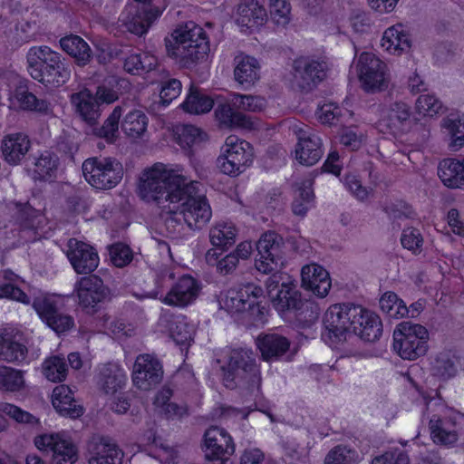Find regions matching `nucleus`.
<instances>
[{
	"label": "nucleus",
	"instance_id": "obj_1",
	"mask_svg": "<svg viewBox=\"0 0 464 464\" xmlns=\"http://www.w3.org/2000/svg\"><path fill=\"white\" fill-rule=\"evenodd\" d=\"M323 338L333 344L346 341L353 333L365 342H375L382 334V324L373 312L353 303L332 304L324 315Z\"/></svg>",
	"mask_w": 464,
	"mask_h": 464
},
{
	"label": "nucleus",
	"instance_id": "obj_2",
	"mask_svg": "<svg viewBox=\"0 0 464 464\" xmlns=\"http://www.w3.org/2000/svg\"><path fill=\"white\" fill-rule=\"evenodd\" d=\"M217 362L220 364L222 380L227 388L238 389L244 396H257L260 393L261 372L252 351L233 349L223 359H217Z\"/></svg>",
	"mask_w": 464,
	"mask_h": 464
},
{
	"label": "nucleus",
	"instance_id": "obj_3",
	"mask_svg": "<svg viewBox=\"0 0 464 464\" xmlns=\"http://www.w3.org/2000/svg\"><path fill=\"white\" fill-rule=\"evenodd\" d=\"M165 47L168 56L184 68L204 61L210 51L206 32L191 21L174 30L171 39H165Z\"/></svg>",
	"mask_w": 464,
	"mask_h": 464
},
{
	"label": "nucleus",
	"instance_id": "obj_4",
	"mask_svg": "<svg viewBox=\"0 0 464 464\" xmlns=\"http://www.w3.org/2000/svg\"><path fill=\"white\" fill-rule=\"evenodd\" d=\"M30 76L45 86L61 87L71 78V67L65 58L49 46H33L26 53Z\"/></svg>",
	"mask_w": 464,
	"mask_h": 464
},
{
	"label": "nucleus",
	"instance_id": "obj_5",
	"mask_svg": "<svg viewBox=\"0 0 464 464\" xmlns=\"http://www.w3.org/2000/svg\"><path fill=\"white\" fill-rule=\"evenodd\" d=\"M188 179L167 170L163 165H155L140 178L139 194L143 200L165 208L177 200L178 194Z\"/></svg>",
	"mask_w": 464,
	"mask_h": 464
},
{
	"label": "nucleus",
	"instance_id": "obj_6",
	"mask_svg": "<svg viewBox=\"0 0 464 464\" xmlns=\"http://www.w3.org/2000/svg\"><path fill=\"white\" fill-rule=\"evenodd\" d=\"M173 204L191 229H201L211 218L212 211L205 196L199 194L198 183L186 180Z\"/></svg>",
	"mask_w": 464,
	"mask_h": 464
},
{
	"label": "nucleus",
	"instance_id": "obj_7",
	"mask_svg": "<svg viewBox=\"0 0 464 464\" xmlns=\"http://www.w3.org/2000/svg\"><path fill=\"white\" fill-rule=\"evenodd\" d=\"M428 330L418 324L402 322L393 332V348L402 359L415 360L428 350Z\"/></svg>",
	"mask_w": 464,
	"mask_h": 464
},
{
	"label": "nucleus",
	"instance_id": "obj_8",
	"mask_svg": "<svg viewBox=\"0 0 464 464\" xmlns=\"http://www.w3.org/2000/svg\"><path fill=\"white\" fill-rule=\"evenodd\" d=\"M86 181L98 189L114 188L123 177L122 164L114 158L93 157L85 160L82 166Z\"/></svg>",
	"mask_w": 464,
	"mask_h": 464
},
{
	"label": "nucleus",
	"instance_id": "obj_9",
	"mask_svg": "<svg viewBox=\"0 0 464 464\" xmlns=\"http://www.w3.org/2000/svg\"><path fill=\"white\" fill-rule=\"evenodd\" d=\"M259 285L249 283L238 289H229L221 295L219 304L228 313L247 312L254 320H260L264 315L265 307L260 305L258 298L263 295Z\"/></svg>",
	"mask_w": 464,
	"mask_h": 464
},
{
	"label": "nucleus",
	"instance_id": "obj_10",
	"mask_svg": "<svg viewBox=\"0 0 464 464\" xmlns=\"http://www.w3.org/2000/svg\"><path fill=\"white\" fill-rule=\"evenodd\" d=\"M253 157V147L249 142L230 135L222 147V154L217 159V166L226 175L238 176L252 164Z\"/></svg>",
	"mask_w": 464,
	"mask_h": 464
},
{
	"label": "nucleus",
	"instance_id": "obj_11",
	"mask_svg": "<svg viewBox=\"0 0 464 464\" xmlns=\"http://www.w3.org/2000/svg\"><path fill=\"white\" fill-rule=\"evenodd\" d=\"M266 285L268 296L279 313L291 312L300 304L301 293L287 274L275 272L266 279Z\"/></svg>",
	"mask_w": 464,
	"mask_h": 464
},
{
	"label": "nucleus",
	"instance_id": "obj_12",
	"mask_svg": "<svg viewBox=\"0 0 464 464\" xmlns=\"http://www.w3.org/2000/svg\"><path fill=\"white\" fill-rule=\"evenodd\" d=\"M256 246L258 256L256 258V268L264 274L277 271L284 261L283 237L273 231L266 232Z\"/></svg>",
	"mask_w": 464,
	"mask_h": 464
},
{
	"label": "nucleus",
	"instance_id": "obj_13",
	"mask_svg": "<svg viewBox=\"0 0 464 464\" xmlns=\"http://www.w3.org/2000/svg\"><path fill=\"white\" fill-rule=\"evenodd\" d=\"M57 304L54 296L43 295L34 299L33 307L48 327L61 334L74 326V319L70 314L62 312Z\"/></svg>",
	"mask_w": 464,
	"mask_h": 464
},
{
	"label": "nucleus",
	"instance_id": "obj_14",
	"mask_svg": "<svg viewBox=\"0 0 464 464\" xmlns=\"http://www.w3.org/2000/svg\"><path fill=\"white\" fill-rule=\"evenodd\" d=\"M80 305L88 313H95L100 304L111 300V290L101 277L90 275L82 277L75 285Z\"/></svg>",
	"mask_w": 464,
	"mask_h": 464
},
{
	"label": "nucleus",
	"instance_id": "obj_15",
	"mask_svg": "<svg viewBox=\"0 0 464 464\" xmlns=\"http://www.w3.org/2000/svg\"><path fill=\"white\" fill-rule=\"evenodd\" d=\"M34 445L42 451L51 452L56 464H73L78 459L76 445L63 434L51 433L36 436Z\"/></svg>",
	"mask_w": 464,
	"mask_h": 464
},
{
	"label": "nucleus",
	"instance_id": "obj_16",
	"mask_svg": "<svg viewBox=\"0 0 464 464\" xmlns=\"http://www.w3.org/2000/svg\"><path fill=\"white\" fill-rule=\"evenodd\" d=\"M385 63L370 53H362L358 60L359 78L366 92L382 91L387 87Z\"/></svg>",
	"mask_w": 464,
	"mask_h": 464
},
{
	"label": "nucleus",
	"instance_id": "obj_17",
	"mask_svg": "<svg viewBox=\"0 0 464 464\" xmlns=\"http://www.w3.org/2000/svg\"><path fill=\"white\" fill-rule=\"evenodd\" d=\"M463 423L464 415L459 412H452L444 418L433 415L429 422L432 440L444 446L455 444Z\"/></svg>",
	"mask_w": 464,
	"mask_h": 464
},
{
	"label": "nucleus",
	"instance_id": "obj_18",
	"mask_svg": "<svg viewBox=\"0 0 464 464\" xmlns=\"http://www.w3.org/2000/svg\"><path fill=\"white\" fill-rule=\"evenodd\" d=\"M162 376V366L156 357L144 353L136 358L132 381L137 388L149 391L161 382Z\"/></svg>",
	"mask_w": 464,
	"mask_h": 464
},
{
	"label": "nucleus",
	"instance_id": "obj_19",
	"mask_svg": "<svg viewBox=\"0 0 464 464\" xmlns=\"http://www.w3.org/2000/svg\"><path fill=\"white\" fill-rule=\"evenodd\" d=\"M31 140L22 132L6 134L0 143L1 157L10 166H18L31 160Z\"/></svg>",
	"mask_w": 464,
	"mask_h": 464
},
{
	"label": "nucleus",
	"instance_id": "obj_20",
	"mask_svg": "<svg viewBox=\"0 0 464 464\" xmlns=\"http://www.w3.org/2000/svg\"><path fill=\"white\" fill-rule=\"evenodd\" d=\"M67 247V257L77 274L88 275L98 267V253L89 244L76 238H70Z\"/></svg>",
	"mask_w": 464,
	"mask_h": 464
},
{
	"label": "nucleus",
	"instance_id": "obj_21",
	"mask_svg": "<svg viewBox=\"0 0 464 464\" xmlns=\"http://www.w3.org/2000/svg\"><path fill=\"white\" fill-rule=\"evenodd\" d=\"M293 68L295 80L298 87L304 92L311 91L326 76V63L309 57L295 60Z\"/></svg>",
	"mask_w": 464,
	"mask_h": 464
},
{
	"label": "nucleus",
	"instance_id": "obj_22",
	"mask_svg": "<svg viewBox=\"0 0 464 464\" xmlns=\"http://www.w3.org/2000/svg\"><path fill=\"white\" fill-rule=\"evenodd\" d=\"M122 450L111 439L94 436L87 444L89 464H121Z\"/></svg>",
	"mask_w": 464,
	"mask_h": 464
},
{
	"label": "nucleus",
	"instance_id": "obj_23",
	"mask_svg": "<svg viewBox=\"0 0 464 464\" xmlns=\"http://www.w3.org/2000/svg\"><path fill=\"white\" fill-rule=\"evenodd\" d=\"M159 15L158 10H152L146 5H129L121 14L120 22L128 32L141 36Z\"/></svg>",
	"mask_w": 464,
	"mask_h": 464
},
{
	"label": "nucleus",
	"instance_id": "obj_24",
	"mask_svg": "<svg viewBox=\"0 0 464 464\" xmlns=\"http://www.w3.org/2000/svg\"><path fill=\"white\" fill-rule=\"evenodd\" d=\"M206 458L208 459H222L226 455L230 456L235 451L232 438L222 428L212 426L204 434Z\"/></svg>",
	"mask_w": 464,
	"mask_h": 464
},
{
	"label": "nucleus",
	"instance_id": "obj_25",
	"mask_svg": "<svg viewBox=\"0 0 464 464\" xmlns=\"http://www.w3.org/2000/svg\"><path fill=\"white\" fill-rule=\"evenodd\" d=\"M296 134L298 138L295 150L296 159L305 166L315 164L323 155L321 139L309 129H300Z\"/></svg>",
	"mask_w": 464,
	"mask_h": 464
},
{
	"label": "nucleus",
	"instance_id": "obj_26",
	"mask_svg": "<svg viewBox=\"0 0 464 464\" xmlns=\"http://www.w3.org/2000/svg\"><path fill=\"white\" fill-rule=\"evenodd\" d=\"M302 286L319 297H324L331 288L329 273L316 264L306 265L301 270Z\"/></svg>",
	"mask_w": 464,
	"mask_h": 464
},
{
	"label": "nucleus",
	"instance_id": "obj_27",
	"mask_svg": "<svg viewBox=\"0 0 464 464\" xmlns=\"http://www.w3.org/2000/svg\"><path fill=\"white\" fill-rule=\"evenodd\" d=\"M198 294L197 281L190 276H183L172 286L163 301L169 305L186 306L197 298Z\"/></svg>",
	"mask_w": 464,
	"mask_h": 464
},
{
	"label": "nucleus",
	"instance_id": "obj_28",
	"mask_svg": "<svg viewBox=\"0 0 464 464\" xmlns=\"http://www.w3.org/2000/svg\"><path fill=\"white\" fill-rule=\"evenodd\" d=\"M410 116V106L403 102H395L390 105L379 120L377 128L382 133H396L401 130Z\"/></svg>",
	"mask_w": 464,
	"mask_h": 464
},
{
	"label": "nucleus",
	"instance_id": "obj_29",
	"mask_svg": "<svg viewBox=\"0 0 464 464\" xmlns=\"http://www.w3.org/2000/svg\"><path fill=\"white\" fill-rule=\"evenodd\" d=\"M234 78L245 89L253 86L260 77L258 61L249 55L239 54L234 59Z\"/></svg>",
	"mask_w": 464,
	"mask_h": 464
},
{
	"label": "nucleus",
	"instance_id": "obj_30",
	"mask_svg": "<svg viewBox=\"0 0 464 464\" xmlns=\"http://www.w3.org/2000/svg\"><path fill=\"white\" fill-rule=\"evenodd\" d=\"M256 343L265 361L279 359L290 347V341L278 334H259Z\"/></svg>",
	"mask_w": 464,
	"mask_h": 464
},
{
	"label": "nucleus",
	"instance_id": "obj_31",
	"mask_svg": "<svg viewBox=\"0 0 464 464\" xmlns=\"http://www.w3.org/2000/svg\"><path fill=\"white\" fill-rule=\"evenodd\" d=\"M52 403L56 411L71 419H77L83 414V408L72 397V390L66 385H60L53 389Z\"/></svg>",
	"mask_w": 464,
	"mask_h": 464
},
{
	"label": "nucleus",
	"instance_id": "obj_32",
	"mask_svg": "<svg viewBox=\"0 0 464 464\" xmlns=\"http://www.w3.org/2000/svg\"><path fill=\"white\" fill-rule=\"evenodd\" d=\"M72 102L81 119L90 127L98 124L101 117V106L92 93L85 90L72 95Z\"/></svg>",
	"mask_w": 464,
	"mask_h": 464
},
{
	"label": "nucleus",
	"instance_id": "obj_33",
	"mask_svg": "<svg viewBox=\"0 0 464 464\" xmlns=\"http://www.w3.org/2000/svg\"><path fill=\"white\" fill-rule=\"evenodd\" d=\"M237 24L241 27L252 28L263 24L266 13L255 0H246L237 5Z\"/></svg>",
	"mask_w": 464,
	"mask_h": 464
},
{
	"label": "nucleus",
	"instance_id": "obj_34",
	"mask_svg": "<svg viewBox=\"0 0 464 464\" xmlns=\"http://www.w3.org/2000/svg\"><path fill=\"white\" fill-rule=\"evenodd\" d=\"M61 48L74 58L79 66L89 63L92 58V52L89 44L80 36L71 34L60 40Z\"/></svg>",
	"mask_w": 464,
	"mask_h": 464
},
{
	"label": "nucleus",
	"instance_id": "obj_35",
	"mask_svg": "<svg viewBox=\"0 0 464 464\" xmlns=\"http://www.w3.org/2000/svg\"><path fill=\"white\" fill-rule=\"evenodd\" d=\"M438 175L445 186L452 188H461L464 185V160H442L439 165Z\"/></svg>",
	"mask_w": 464,
	"mask_h": 464
},
{
	"label": "nucleus",
	"instance_id": "obj_36",
	"mask_svg": "<svg viewBox=\"0 0 464 464\" xmlns=\"http://www.w3.org/2000/svg\"><path fill=\"white\" fill-rule=\"evenodd\" d=\"M183 215L174 204L161 208L159 218V226L162 234L169 237H177L183 229Z\"/></svg>",
	"mask_w": 464,
	"mask_h": 464
},
{
	"label": "nucleus",
	"instance_id": "obj_37",
	"mask_svg": "<svg viewBox=\"0 0 464 464\" xmlns=\"http://www.w3.org/2000/svg\"><path fill=\"white\" fill-rule=\"evenodd\" d=\"M25 345L14 340L5 330L0 331V360L9 362H22L27 354Z\"/></svg>",
	"mask_w": 464,
	"mask_h": 464
},
{
	"label": "nucleus",
	"instance_id": "obj_38",
	"mask_svg": "<svg viewBox=\"0 0 464 464\" xmlns=\"http://www.w3.org/2000/svg\"><path fill=\"white\" fill-rule=\"evenodd\" d=\"M440 126L450 137L449 146L452 150H458L464 146V116L450 113L442 119Z\"/></svg>",
	"mask_w": 464,
	"mask_h": 464
},
{
	"label": "nucleus",
	"instance_id": "obj_39",
	"mask_svg": "<svg viewBox=\"0 0 464 464\" xmlns=\"http://www.w3.org/2000/svg\"><path fill=\"white\" fill-rule=\"evenodd\" d=\"M215 116L221 127L233 128L243 127L247 128L251 125L248 117L239 111H234L227 102L219 103L215 110Z\"/></svg>",
	"mask_w": 464,
	"mask_h": 464
},
{
	"label": "nucleus",
	"instance_id": "obj_40",
	"mask_svg": "<svg viewBox=\"0 0 464 464\" xmlns=\"http://www.w3.org/2000/svg\"><path fill=\"white\" fill-rule=\"evenodd\" d=\"M126 380L123 370L115 363L104 364L100 370L99 382L106 393H113Z\"/></svg>",
	"mask_w": 464,
	"mask_h": 464
},
{
	"label": "nucleus",
	"instance_id": "obj_41",
	"mask_svg": "<svg viewBox=\"0 0 464 464\" xmlns=\"http://www.w3.org/2000/svg\"><path fill=\"white\" fill-rule=\"evenodd\" d=\"M382 45L390 52L408 51L411 48V40L408 33L403 30L401 24H396L388 28L382 37Z\"/></svg>",
	"mask_w": 464,
	"mask_h": 464
},
{
	"label": "nucleus",
	"instance_id": "obj_42",
	"mask_svg": "<svg viewBox=\"0 0 464 464\" xmlns=\"http://www.w3.org/2000/svg\"><path fill=\"white\" fill-rule=\"evenodd\" d=\"M121 111V107L116 106L102 126L97 124L92 127V133L99 138L105 139L109 142H113L119 134V122Z\"/></svg>",
	"mask_w": 464,
	"mask_h": 464
},
{
	"label": "nucleus",
	"instance_id": "obj_43",
	"mask_svg": "<svg viewBox=\"0 0 464 464\" xmlns=\"http://www.w3.org/2000/svg\"><path fill=\"white\" fill-rule=\"evenodd\" d=\"M291 312L294 313L295 320L302 327H310L318 320L320 308L316 304L303 300L301 297L300 304Z\"/></svg>",
	"mask_w": 464,
	"mask_h": 464
},
{
	"label": "nucleus",
	"instance_id": "obj_44",
	"mask_svg": "<svg viewBox=\"0 0 464 464\" xmlns=\"http://www.w3.org/2000/svg\"><path fill=\"white\" fill-rule=\"evenodd\" d=\"M122 131L129 137H140L147 128V117L140 111L129 112L121 122Z\"/></svg>",
	"mask_w": 464,
	"mask_h": 464
},
{
	"label": "nucleus",
	"instance_id": "obj_45",
	"mask_svg": "<svg viewBox=\"0 0 464 464\" xmlns=\"http://www.w3.org/2000/svg\"><path fill=\"white\" fill-rule=\"evenodd\" d=\"M213 104L214 102L212 99L191 87L182 107L189 113L200 114L209 111L212 109Z\"/></svg>",
	"mask_w": 464,
	"mask_h": 464
},
{
	"label": "nucleus",
	"instance_id": "obj_46",
	"mask_svg": "<svg viewBox=\"0 0 464 464\" xmlns=\"http://www.w3.org/2000/svg\"><path fill=\"white\" fill-rule=\"evenodd\" d=\"M381 310L392 318H402L407 314V305L393 292H386L380 299Z\"/></svg>",
	"mask_w": 464,
	"mask_h": 464
},
{
	"label": "nucleus",
	"instance_id": "obj_47",
	"mask_svg": "<svg viewBox=\"0 0 464 464\" xmlns=\"http://www.w3.org/2000/svg\"><path fill=\"white\" fill-rule=\"evenodd\" d=\"M209 238L214 246L223 251L235 243V229L227 224L218 225L210 229Z\"/></svg>",
	"mask_w": 464,
	"mask_h": 464
},
{
	"label": "nucleus",
	"instance_id": "obj_48",
	"mask_svg": "<svg viewBox=\"0 0 464 464\" xmlns=\"http://www.w3.org/2000/svg\"><path fill=\"white\" fill-rule=\"evenodd\" d=\"M34 173L39 179L51 178L58 166V158L49 152L42 154L39 158H33Z\"/></svg>",
	"mask_w": 464,
	"mask_h": 464
},
{
	"label": "nucleus",
	"instance_id": "obj_49",
	"mask_svg": "<svg viewBox=\"0 0 464 464\" xmlns=\"http://www.w3.org/2000/svg\"><path fill=\"white\" fill-rule=\"evenodd\" d=\"M458 369L454 360L449 353H440L432 365L433 375L442 380H449L457 374Z\"/></svg>",
	"mask_w": 464,
	"mask_h": 464
},
{
	"label": "nucleus",
	"instance_id": "obj_50",
	"mask_svg": "<svg viewBox=\"0 0 464 464\" xmlns=\"http://www.w3.org/2000/svg\"><path fill=\"white\" fill-rule=\"evenodd\" d=\"M43 372L45 377L53 382H62L65 379L67 366L63 358L59 356L51 357L44 362Z\"/></svg>",
	"mask_w": 464,
	"mask_h": 464
},
{
	"label": "nucleus",
	"instance_id": "obj_51",
	"mask_svg": "<svg viewBox=\"0 0 464 464\" xmlns=\"http://www.w3.org/2000/svg\"><path fill=\"white\" fill-rule=\"evenodd\" d=\"M24 383L21 371L10 367L0 368V387L8 392L20 390Z\"/></svg>",
	"mask_w": 464,
	"mask_h": 464
},
{
	"label": "nucleus",
	"instance_id": "obj_52",
	"mask_svg": "<svg viewBox=\"0 0 464 464\" xmlns=\"http://www.w3.org/2000/svg\"><path fill=\"white\" fill-rule=\"evenodd\" d=\"M357 458L358 454L355 450L338 445L328 452L324 464H354Z\"/></svg>",
	"mask_w": 464,
	"mask_h": 464
},
{
	"label": "nucleus",
	"instance_id": "obj_53",
	"mask_svg": "<svg viewBox=\"0 0 464 464\" xmlns=\"http://www.w3.org/2000/svg\"><path fill=\"white\" fill-rule=\"evenodd\" d=\"M291 6L287 0H270V14L273 22L285 27L290 22Z\"/></svg>",
	"mask_w": 464,
	"mask_h": 464
},
{
	"label": "nucleus",
	"instance_id": "obj_54",
	"mask_svg": "<svg viewBox=\"0 0 464 464\" xmlns=\"http://www.w3.org/2000/svg\"><path fill=\"white\" fill-rule=\"evenodd\" d=\"M416 108L420 113L433 116L446 111L442 102L433 95L421 94L417 102Z\"/></svg>",
	"mask_w": 464,
	"mask_h": 464
},
{
	"label": "nucleus",
	"instance_id": "obj_55",
	"mask_svg": "<svg viewBox=\"0 0 464 464\" xmlns=\"http://www.w3.org/2000/svg\"><path fill=\"white\" fill-rule=\"evenodd\" d=\"M233 103L239 110L252 112H259L266 106V102L263 97L243 94H236Z\"/></svg>",
	"mask_w": 464,
	"mask_h": 464
},
{
	"label": "nucleus",
	"instance_id": "obj_56",
	"mask_svg": "<svg viewBox=\"0 0 464 464\" xmlns=\"http://www.w3.org/2000/svg\"><path fill=\"white\" fill-rule=\"evenodd\" d=\"M16 212L14 218L24 228H33L35 225V219L39 216V211L34 208L29 203H16Z\"/></svg>",
	"mask_w": 464,
	"mask_h": 464
},
{
	"label": "nucleus",
	"instance_id": "obj_57",
	"mask_svg": "<svg viewBox=\"0 0 464 464\" xmlns=\"http://www.w3.org/2000/svg\"><path fill=\"white\" fill-rule=\"evenodd\" d=\"M206 134L193 125H185L179 133V143L183 148H191L204 140Z\"/></svg>",
	"mask_w": 464,
	"mask_h": 464
},
{
	"label": "nucleus",
	"instance_id": "obj_58",
	"mask_svg": "<svg viewBox=\"0 0 464 464\" xmlns=\"http://www.w3.org/2000/svg\"><path fill=\"white\" fill-rule=\"evenodd\" d=\"M17 100L24 110L47 112L49 103L45 100L38 99L34 93L23 91L17 93Z\"/></svg>",
	"mask_w": 464,
	"mask_h": 464
},
{
	"label": "nucleus",
	"instance_id": "obj_59",
	"mask_svg": "<svg viewBox=\"0 0 464 464\" xmlns=\"http://www.w3.org/2000/svg\"><path fill=\"white\" fill-rule=\"evenodd\" d=\"M112 264L117 267H123L132 260V252L129 246L123 243H115L109 246Z\"/></svg>",
	"mask_w": 464,
	"mask_h": 464
},
{
	"label": "nucleus",
	"instance_id": "obj_60",
	"mask_svg": "<svg viewBox=\"0 0 464 464\" xmlns=\"http://www.w3.org/2000/svg\"><path fill=\"white\" fill-rule=\"evenodd\" d=\"M193 329L183 320H178L170 327V336L179 345H189L192 341Z\"/></svg>",
	"mask_w": 464,
	"mask_h": 464
},
{
	"label": "nucleus",
	"instance_id": "obj_61",
	"mask_svg": "<svg viewBox=\"0 0 464 464\" xmlns=\"http://www.w3.org/2000/svg\"><path fill=\"white\" fill-rule=\"evenodd\" d=\"M401 242L404 248L413 253H420L423 244V237L417 228L407 227L402 231Z\"/></svg>",
	"mask_w": 464,
	"mask_h": 464
},
{
	"label": "nucleus",
	"instance_id": "obj_62",
	"mask_svg": "<svg viewBox=\"0 0 464 464\" xmlns=\"http://www.w3.org/2000/svg\"><path fill=\"white\" fill-rule=\"evenodd\" d=\"M0 411L20 423L34 424L38 422L34 415L14 404L4 403L0 405Z\"/></svg>",
	"mask_w": 464,
	"mask_h": 464
},
{
	"label": "nucleus",
	"instance_id": "obj_63",
	"mask_svg": "<svg viewBox=\"0 0 464 464\" xmlns=\"http://www.w3.org/2000/svg\"><path fill=\"white\" fill-rule=\"evenodd\" d=\"M181 82L178 79H169L161 82L160 99L165 105L169 104L181 92Z\"/></svg>",
	"mask_w": 464,
	"mask_h": 464
},
{
	"label": "nucleus",
	"instance_id": "obj_64",
	"mask_svg": "<svg viewBox=\"0 0 464 464\" xmlns=\"http://www.w3.org/2000/svg\"><path fill=\"white\" fill-rule=\"evenodd\" d=\"M408 455L402 451H387L384 454L375 457L372 464H409Z\"/></svg>",
	"mask_w": 464,
	"mask_h": 464
}]
</instances>
